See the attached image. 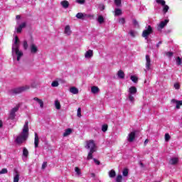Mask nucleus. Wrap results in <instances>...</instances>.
<instances>
[{
  "label": "nucleus",
  "instance_id": "1",
  "mask_svg": "<svg viewBox=\"0 0 182 182\" xmlns=\"http://www.w3.org/2000/svg\"><path fill=\"white\" fill-rule=\"evenodd\" d=\"M26 28V21H21L19 20L16 21V25L15 26L14 31V39L13 40V44L11 48V53L14 60L16 59L18 62L21 60V58L23 56V53L22 50H19V46H21V41L18 36H16V33H21L22 30Z\"/></svg>",
  "mask_w": 182,
  "mask_h": 182
},
{
  "label": "nucleus",
  "instance_id": "2",
  "mask_svg": "<svg viewBox=\"0 0 182 182\" xmlns=\"http://www.w3.org/2000/svg\"><path fill=\"white\" fill-rule=\"evenodd\" d=\"M28 137H29V122L26 121L22 132L16 138V142L17 144H22L28 140Z\"/></svg>",
  "mask_w": 182,
  "mask_h": 182
},
{
  "label": "nucleus",
  "instance_id": "3",
  "mask_svg": "<svg viewBox=\"0 0 182 182\" xmlns=\"http://www.w3.org/2000/svg\"><path fill=\"white\" fill-rule=\"evenodd\" d=\"M137 94V88L134 86L130 87L128 89V94L127 97V100H128L131 104L134 105L136 100V95Z\"/></svg>",
  "mask_w": 182,
  "mask_h": 182
},
{
  "label": "nucleus",
  "instance_id": "4",
  "mask_svg": "<svg viewBox=\"0 0 182 182\" xmlns=\"http://www.w3.org/2000/svg\"><path fill=\"white\" fill-rule=\"evenodd\" d=\"M29 89H31V86L24 85L22 87H19L14 88L11 90L9 93L10 95H19V93H22L23 92H25L26 90H29Z\"/></svg>",
  "mask_w": 182,
  "mask_h": 182
},
{
  "label": "nucleus",
  "instance_id": "5",
  "mask_svg": "<svg viewBox=\"0 0 182 182\" xmlns=\"http://www.w3.org/2000/svg\"><path fill=\"white\" fill-rule=\"evenodd\" d=\"M151 33H153V28H151V26H146L142 32L141 36L147 41V39H149V36H150Z\"/></svg>",
  "mask_w": 182,
  "mask_h": 182
},
{
  "label": "nucleus",
  "instance_id": "6",
  "mask_svg": "<svg viewBox=\"0 0 182 182\" xmlns=\"http://www.w3.org/2000/svg\"><path fill=\"white\" fill-rule=\"evenodd\" d=\"M19 107H21V105L18 104L10 110L9 114V119L10 120H15V117H16V112L19 110Z\"/></svg>",
  "mask_w": 182,
  "mask_h": 182
},
{
  "label": "nucleus",
  "instance_id": "7",
  "mask_svg": "<svg viewBox=\"0 0 182 182\" xmlns=\"http://www.w3.org/2000/svg\"><path fill=\"white\" fill-rule=\"evenodd\" d=\"M156 4L158 5H161L162 6V12L164 14H166L168 12V9H170V7L166 4V1L164 0H156Z\"/></svg>",
  "mask_w": 182,
  "mask_h": 182
},
{
  "label": "nucleus",
  "instance_id": "8",
  "mask_svg": "<svg viewBox=\"0 0 182 182\" xmlns=\"http://www.w3.org/2000/svg\"><path fill=\"white\" fill-rule=\"evenodd\" d=\"M85 149H88L91 151H96V144L93 140L87 141Z\"/></svg>",
  "mask_w": 182,
  "mask_h": 182
},
{
  "label": "nucleus",
  "instance_id": "9",
  "mask_svg": "<svg viewBox=\"0 0 182 182\" xmlns=\"http://www.w3.org/2000/svg\"><path fill=\"white\" fill-rule=\"evenodd\" d=\"M145 72L147 73V70H150L151 69V60L150 59V56L149 55H146V63H145Z\"/></svg>",
  "mask_w": 182,
  "mask_h": 182
},
{
  "label": "nucleus",
  "instance_id": "10",
  "mask_svg": "<svg viewBox=\"0 0 182 182\" xmlns=\"http://www.w3.org/2000/svg\"><path fill=\"white\" fill-rule=\"evenodd\" d=\"M171 103L178 110L182 106V100H177L176 99H172Z\"/></svg>",
  "mask_w": 182,
  "mask_h": 182
},
{
  "label": "nucleus",
  "instance_id": "11",
  "mask_svg": "<svg viewBox=\"0 0 182 182\" xmlns=\"http://www.w3.org/2000/svg\"><path fill=\"white\" fill-rule=\"evenodd\" d=\"M127 139L129 143H133V141H134V139H136V131L130 132Z\"/></svg>",
  "mask_w": 182,
  "mask_h": 182
},
{
  "label": "nucleus",
  "instance_id": "12",
  "mask_svg": "<svg viewBox=\"0 0 182 182\" xmlns=\"http://www.w3.org/2000/svg\"><path fill=\"white\" fill-rule=\"evenodd\" d=\"M30 52L32 55H36L38 52V46L33 43H31L29 46Z\"/></svg>",
  "mask_w": 182,
  "mask_h": 182
},
{
  "label": "nucleus",
  "instance_id": "13",
  "mask_svg": "<svg viewBox=\"0 0 182 182\" xmlns=\"http://www.w3.org/2000/svg\"><path fill=\"white\" fill-rule=\"evenodd\" d=\"M64 33L66 36H70V35H72V29H70V26H65L64 28Z\"/></svg>",
  "mask_w": 182,
  "mask_h": 182
},
{
  "label": "nucleus",
  "instance_id": "14",
  "mask_svg": "<svg viewBox=\"0 0 182 182\" xmlns=\"http://www.w3.org/2000/svg\"><path fill=\"white\" fill-rule=\"evenodd\" d=\"M85 59H90L93 58V50H88L87 51H86L85 53Z\"/></svg>",
  "mask_w": 182,
  "mask_h": 182
},
{
  "label": "nucleus",
  "instance_id": "15",
  "mask_svg": "<svg viewBox=\"0 0 182 182\" xmlns=\"http://www.w3.org/2000/svg\"><path fill=\"white\" fill-rule=\"evenodd\" d=\"M167 23H168V20H164L163 21H161V23L158 25V29L159 31H160L161 29H163V28H164V26H166V25H167Z\"/></svg>",
  "mask_w": 182,
  "mask_h": 182
},
{
  "label": "nucleus",
  "instance_id": "16",
  "mask_svg": "<svg viewBox=\"0 0 182 182\" xmlns=\"http://www.w3.org/2000/svg\"><path fill=\"white\" fill-rule=\"evenodd\" d=\"M34 146L35 148H38V146H39V136H38V133L35 132L34 133Z\"/></svg>",
  "mask_w": 182,
  "mask_h": 182
},
{
  "label": "nucleus",
  "instance_id": "17",
  "mask_svg": "<svg viewBox=\"0 0 182 182\" xmlns=\"http://www.w3.org/2000/svg\"><path fill=\"white\" fill-rule=\"evenodd\" d=\"M33 100H34L35 102H36L39 105L40 108L43 109V106H44L43 100H41L38 97H34L33 99Z\"/></svg>",
  "mask_w": 182,
  "mask_h": 182
},
{
  "label": "nucleus",
  "instance_id": "18",
  "mask_svg": "<svg viewBox=\"0 0 182 182\" xmlns=\"http://www.w3.org/2000/svg\"><path fill=\"white\" fill-rule=\"evenodd\" d=\"M70 92L73 95H77V93H79V89L76 87H70Z\"/></svg>",
  "mask_w": 182,
  "mask_h": 182
},
{
  "label": "nucleus",
  "instance_id": "19",
  "mask_svg": "<svg viewBox=\"0 0 182 182\" xmlns=\"http://www.w3.org/2000/svg\"><path fill=\"white\" fill-rule=\"evenodd\" d=\"M178 163V158H171L169 161V164H171L172 166H176Z\"/></svg>",
  "mask_w": 182,
  "mask_h": 182
},
{
  "label": "nucleus",
  "instance_id": "20",
  "mask_svg": "<svg viewBox=\"0 0 182 182\" xmlns=\"http://www.w3.org/2000/svg\"><path fill=\"white\" fill-rule=\"evenodd\" d=\"M60 5L64 8V9H68L69 8V1L64 0L60 2Z\"/></svg>",
  "mask_w": 182,
  "mask_h": 182
},
{
  "label": "nucleus",
  "instance_id": "21",
  "mask_svg": "<svg viewBox=\"0 0 182 182\" xmlns=\"http://www.w3.org/2000/svg\"><path fill=\"white\" fill-rule=\"evenodd\" d=\"M99 92H100L99 87L92 86L91 87V92L93 93V95H96L97 93H99Z\"/></svg>",
  "mask_w": 182,
  "mask_h": 182
},
{
  "label": "nucleus",
  "instance_id": "22",
  "mask_svg": "<svg viewBox=\"0 0 182 182\" xmlns=\"http://www.w3.org/2000/svg\"><path fill=\"white\" fill-rule=\"evenodd\" d=\"M14 182H19V173L18 171H15L14 173Z\"/></svg>",
  "mask_w": 182,
  "mask_h": 182
},
{
  "label": "nucleus",
  "instance_id": "23",
  "mask_svg": "<svg viewBox=\"0 0 182 182\" xmlns=\"http://www.w3.org/2000/svg\"><path fill=\"white\" fill-rule=\"evenodd\" d=\"M28 156H29V151H28V149L26 148H23V157L25 159L28 158Z\"/></svg>",
  "mask_w": 182,
  "mask_h": 182
},
{
  "label": "nucleus",
  "instance_id": "24",
  "mask_svg": "<svg viewBox=\"0 0 182 182\" xmlns=\"http://www.w3.org/2000/svg\"><path fill=\"white\" fill-rule=\"evenodd\" d=\"M117 76L119 77V79H124V72H123V70H119L117 72Z\"/></svg>",
  "mask_w": 182,
  "mask_h": 182
},
{
  "label": "nucleus",
  "instance_id": "25",
  "mask_svg": "<svg viewBox=\"0 0 182 182\" xmlns=\"http://www.w3.org/2000/svg\"><path fill=\"white\" fill-rule=\"evenodd\" d=\"M71 134H72V129L68 128L63 133V136L64 137H68V136L70 135Z\"/></svg>",
  "mask_w": 182,
  "mask_h": 182
},
{
  "label": "nucleus",
  "instance_id": "26",
  "mask_svg": "<svg viewBox=\"0 0 182 182\" xmlns=\"http://www.w3.org/2000/svg\"><path fill=\"white\" fill-rule=\"evenodd\" d=\"M109 177H110V178H114V177H116V171L113 169L109 171Z\"/></svg>",
  "mask_w": 182,
  "mask_h": 182
},
{
  "label": "nucleus",
  "instance_id": "27",
  "mask_svg": "<svg viewBox=\"0 0 182 182\" xmlns=\"http://www.w3.org/2000/svg\"><path fill=\"white\" fill-rule=\"evenodd\" d=\"M96 151H90L87 157V160H92L93 159V154Z\"/></svg>",
  "mask_w": 182,
  "mask_h": 182
},
{
  "label": "nucleus",
  "instance_id": "28",
  "mask_svg": "<svg viewBox=\"0 0 182 182\" xmlns=\"http://www.w3.org/2000/svg\"><path fill=\"white\" fill-rule=\"evenodd\" d=\"M75 171L76 174L78 176V177L82 176V171H80V168H79V167L76 166L75 168Z\"/></svg>",
  "mask_w": 182,
  "mask_h": 182
},
{
  "label": "nucleus",
  "instance_id": "29",
  "mask_svg": "<svg viewBox=\"0 0 182 182\" xmlns=\"http://www.w3.org/2000/svg\"><path fill=\"white\" fill-rule=\"evenodd\" d=\"M55 109H57V110H60V102H59V100H56L55 101Z\"/></svg>",
  "mask_w": 182,
  "mask_h": 182
},
{
  "label": "nucleus",
  "instance_id": "30",
  "mask_svg": "<svg viewBox=\"0 0 182 182\" xmlns=\"http://www.w3.org/2000/svg\"><path fill=\"white\" fill-rule=\"evenodd\" d=\"M85 16H86V15L83 14L82 13H78L76 14V18L77 19H85Z\"/></svg>",
  "mask_w": 182,
  "mask_h": 182
},
{
  "label": "nucleus",
  "instance_id": "31",
  "mask_svg": "<svg viewBox=\"0 0 182 182\" xmlns=\"http://www.w3.org/2000/svg\"><path fill=\"white\" fill-rule=\"evenodd\" d=\"M176 63L178 66H180V65H181L182 63V58L180 57H177L176 58Z\"/></svg>",
  "mask_w": 182,
  "mask_h": 182
},
{
  "label": "nucleus",
  "instance_id": "32",
  "mask_svg": "<svg viewBox=\"0 0 182 182\" xmlns=\"http://www.w3.org/2000/svg\"><path fill=\"white\" fill-rule=\"evenodd\" d=\"M131 80L134 82V83H137L139 78L136 76V75H132L131 76Z\"/></svg>",
  "mask_w": 182,
  "mask_h": 182
},
{
  "label": "nucleus",
  "instance_id": "33",
  "mask_svg": "<svg viewBox=\"0 0 182 182\" xmlns=\"http://www.w3.org/2000/svg\"><path fill=\"white\" fill-rule=\"evenodd\" d=\"M97 21L99 22V23L102 24L105 22V18H103L102 16H99Z\"/></svg>",
  "mask_w": 182,
  "mask_h": 182
},
{
  "label": "nucleus",
  "instance_id": "34",
  "mask_svg": "<svg viewBox=\"0 0 182 182\" xmlns=\"http://www.w3.org/2000/svg\"><path fill=\"white\" fill-rule=\"evenodd\" d=\"M122 175L124 177H127V176H129V169L124 168L122 171Z\"/></svg>",
  "mask_w": 182,
  "mask_h": 182
},
{
  "label": "nucleus",
  "instance_id": "35",
  "mask_svg": "<svg viewBox=\"0 0 182 182\" xmlns=\"http://www.w3.org/2000/svg\"><path fill=\"white\" fill-rule=\"evenodd\" d=\"M115 16H119V15H122V10L120 9H115Z\"/></svg>",
  "mask_w": 182,
  "mask_h": 182
},
{
  "label": "nucleus",
  "instance_id": "36",
  "mask_svg": "<svg viewBox=\"0 0 182 182\" xmlns=\"http://www.w3.org/2000/svg\"><path fill=\"white\" fill-rule=\"evenodd\" d=\"M77 117H82V108L79 107L77 111Z\"/></svg>",
  "mask_w": 182,
  "mask_h": 182
},
{
  "label": "nucleus",
  "instance_id": "37",
  "mask_svg": "<svg viewBox=\"0 0 182 182\" xmlns=\"http://www.w3.org/2000/svg\"><path fill=\"white\" fill-rule=\"evenodd\" d=\"M129 35L130 36H132V38H134V36H136V35H137V32L132 30L129 31Z\"/></svg>",
  "mask_w": 182,
  "mask_h": 182
},
{
  "label": "nucleus",
  "instance_id": "38",
  "mask_svg": "<svg viewBox=\"0 0 182 182\" xmlns=\"http://www.w3.org/2000/svg\"><path fill=\"white\" fill-rule=\"evenodd\" d=\"M53 87H58L59 86V82L58 81H53L51 84Z\"/></svg>",
  "mask_w": 182,
  "mask_h": 182
},
{
  "label": "nucleus",
  "instance_id": "39",
  "mask_svg": "<svg viewBox=\"0 0 182 182\" xmlns=\"http://www.w3.org/2000/svg\"><path fill=\"white\" fill-rule=\"evenodd\" d=\"M122 180H123V176H122V175H118L116 178V181L122 182Z\"/></svg>",
  "mask_w": 182,
  "mask_h": 182
},
{
  "label": "nucleus",
  "instance_id": "40",
  "mask_svg": "<svg viewBox=\"0 0 182 182\" xmlns=\"http://www.w3.org/2000/svg\"><path fill=\"white\" fill-rule=\"evenodd\" d=\"M23 49L25 50H26V49H28V42L26 41H24L23 43Z\"/></svg>",
  "mask_w": 182,
  "mask_h": 182
},
{
  "label": "nucleus",
  "instance_id": "41",
  "mask_svg": "<svg viewBox=\"0 0 182 182\" xmlns=\"http://www.w3.org/2000/svg\"><path fill=\"white\" fill-rule=\"evenodd\" d=\"M165 55L167 56V58H172L173 53V52H166Z\"/></svg>",
  "mask_w": 182,
  "mask_h": 182
},
{
  "label": "nucleus",
  "instance_id": "42",
  "mask_svg": "<svg viewBox=\"0 0 182 182\" xmlns=\"http://www.w3.org/2000/svg\"><path fill=\"white\" fill-rule=\"evenodd\" d=\"M114 4L117 6H120L122 5V0H114Z\"/></svg>",
  "mask_w": 182,
  "mask_h": 182
},
{
  "label": "nucleus",
  "instance_id": "43",
  "mask_svg": "<svg viewBox=\"0 0 182 182\" xmlns=\"http://www.w3.org/2000/svg\"><path fill=\"white\" fill-rule=\"evenodd\" d=\"M107 124H104V125H102V132H107Z\"/></svg>",
  "mask_w": 182,
  "mask_h": 182
},
{
  "label": "nucleus",
  "instance_id": "44",
  "mask_svg": "<svg viewBox=\"0 0 182 182\" xmlns=\"http://www.w3.org/2000/svg\"><path fill=\"white\" fill-rule=\"evenodd\" d=\"M77 4H79L80 5H85V0H76Z\"/></svg>",
  "mask_w": 182,
  "mask_h": 182
},
{
  "label": "nucleus",
  "instance_id": "45",
  "mask_svg": "<svg viewBox=\"0 0 182 182\" xmlns=\"http://www.w3.org/2000/svg\"><path fill=\"white\" fill-rule=\"evenodd\" d=\"M173 87L176 90H178L180 89V84L178 82H176L173 85Z\"/></svg>",
  "mask_w": 182,
  "mask_h": 182
},
{
  "label": "nucleus",
  "instance_id": "46",
  "mask_svg": "<svg viewBox=\"0 0 182 182\" xmlns=\"http://www.w3.org/2000/svg\"><path fill=\"white\" fill-rule=\"evenodd\" d=\"M8 173V169L3 168L1 171H0V174H6Z\"/></svg>",
  "mask_w": 182,
  "mask_h": 182
},
{
  "label": "nucleus",
  "instance_id": "47",
  "mask_svg": "<svg viewBox=\"0 0 182 182\" xmlns=\"http://www.w3.org/2000/svg\"><path fill=\"white\" fill-rule=\"evenodd\" d=\"M119 22L122 24V25H124L126 20L124 19V18H121L119 20Z\"/></svg>",
  "mask_w": 182,
  "mask_h": 182
},
{
  "label": "nucleus",
  "instance_id": "48",
  "mask_svg": "<svg viewBox=\"0 0 182 182\" xmlns=\"http://www.w3.org/2000/svg\"><path fill=\"white\" fill-rule=\"evenodd\" d=\"M98 8L100 11H105V4H100Z\"/></svg>",
  "mask_w": 182,
  "mask_h": 182
},
{
  "label": "nucleus",
  "instance_id": "49",
  "mask_svg": "<svg viewBox=\"0 0 182 182\" xmlns=\"http://www.w3.org/2000/svg\"><path fill=\"white\" fill-rule=\"evenodd\" d=\"M165 140L166 141H168V140H170V134H165Z\"/></svg>",
  "mask_w": 182,
  "mask_h": 182
},
{
  "label": "nucleus",
  "instance_id": "50",
  "mask_svg": "<svg viewBox=\"0 0 182 182\" xmlns=\"http://www.w3.org/2000/svg\"><path fill=\"white\" fill-rule=\"evenodd\" d=\"M48 166V163L43 162V164H42V168H43V169L46 168V166Z\"/></svg>",
  "mask_w": 182,
  "mask_h": 182
},
{
  "label": "nucleus",
  "instance_id": "51",
  "mask_svg": "<svg viewBox=\"0 0 182 182\" xmlns=\"http://www.w3.org/2000/svg\"><path fill=\"white\" fill-rule=\"evenodd\" d=\"M94 163H95V164H97V166H99L100 164V161H99L96 159H94Z\"/></svg>",
  "mask_w": 182,
  "mask_h": 182
},
{
  "label": "nucleus",
  "instance_id": "52",
  "mask_svg": "<svg viewBox=\"0 0 182 182\" xmlns=\"http://www.w3.org/2000/svg\"><path fill=\"white\" fill-rule=\"evenodd\" d=\"M133 23L134 26H139V22H137L136 20H133Z\"/></svg>",
  "mask_w": 182,
  "mask_h": 182
},
{
  "label": "nucleus",
  "instance_id": "53",
  "mask_svg": "<svg viewBox=\"0 0 182 182\" xmlns=\"http://www.w3.org/2000/svg\"><path fill=\"white\" fill-rule=\"evenodd\" d=\"M149 143V139H146L144 142V146H147V144Z\"/></svg>",
  "mask_w": 182,
  "mask_h": 182
},
{
  "label": "nucleus",
  "instance_id": "54",
  "mask_svg": "<svg viewBox=\"0 0 182 182\" xmlns=\"http://www.w3.org/2000/svg\"><path fill=\"white\" fill-rule=\"evenodd\" d=\"M16 19H17V21H21V16L17 15Z\"/></svg>",
  "mask_w": 182,
  "mask_h": 182
},
{
  "label": "nucleus",
  "instance_id": "55",
  "mask_svg": "<svg viewBox=\"0 0 182 182\" xmlns=\"http://www.w3.org/2000/svg\"><path fill=\"white\" fill-rule=\"evenodd\" d=\"M160 45H161V41H159V42L156 44V47L159 48V46H160Z\"/></svg>",
  "mask_w": 182,
  "mask_h": 182
},
{
  "label": "nucleus",
  "instance_id": "56",
  "mask_svg": "<svg viewBox=\"0 0 182 182\" xmlns=\"http://www.w3.org/2000/svg\"><path fill=\"white\" fill-rule=\"evenodd\" d=\"M3 122H2V120H0V129H1V127H2V126H3Z\"/></svg>",
  "mask_w": 182,
  "mask_h": 182
},
{
  "label": "nucleus",
  "instance_id": "57",
  "mask_svg": "<svg viewBox=\"0 0 182 182\" xmlns=\"http://www.w3.org/2000/svg\"><path fill=\"white\" fill-rule=\"evenodd\" d=\"M139 164H140L141 167H144V165L143 164V163L140 162Z\"/></svg>",
  "mask_w": 182,
  "mask_h": 182
},
{
  "label": "nucleus",
  "instance_id": "58",
  "mask_svg": "<svg viewBox=\"0 0 182 182\" xmlns=\"http://www.w3.org/2000/svg\"><path fill=\"white\" fill-rule=\"evenodd\" d=\"M92 177H95V173H92Z\"/></svg>",
  "mask_w": 182,
  "mask_h": 182
},
{
  "label": "nucleus",
  "instance_id": "59",
  "mask_svg": "<svg viewBox=\"0 0 182 182\" xmlns=\"http://www.w3.org/2000/svg\"><path fill=\"white\" fill-rule=\"evenodd\" d=\"M31 87H33V85H31Z\"/></svg>",
  "mask_w": 182,
  "mask_h": 182
}]
</instances>
